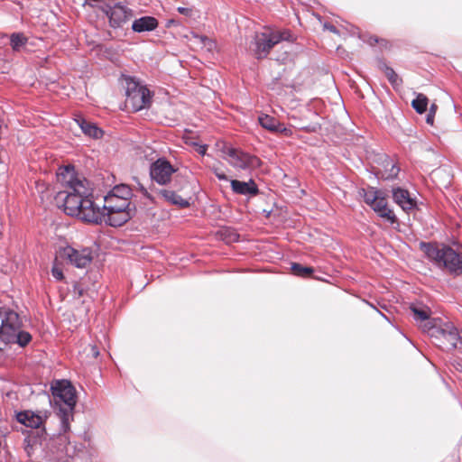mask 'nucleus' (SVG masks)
<instances>
[{"instance_id": "nucleus-17", "label": "nucleus", "mask_w": 462, "mask_h": 462, "mask_svg": "<svg viewBox=\"0 0 462 462\" xmlns=\"http://www.w3.org/2000/svg\"><path fill=\"white\" fill-rule=\"evenodd\" d=\"M232 190L239 195L255 196L259 193L257 185L253 180L249 181H241L237 180H231Z\"/></svg>"}, {"instance_id": "nucleus-33", "label": "nucleus", "mask_w": 462, "mask_h": 462, "mask_svg": "<svg viewBox=\"0 0 462 462\" xmlns=\"http://www.w3.org/2000/svg\"><path fill=\"white\" fill-rule=\"evenodd\" d=\"M177 11L186 16H190L192 14V10L187 7H178Z\"/></svg>"}, {"instance_id": "nucleus-30", "label": "nucleus", "mask_w": 462, "mask_h": 462, "mask_svg": "<svg viewBox=\"0 0 462 462\" xmlns=\"http://www.w3.org/2000/svg\"><path fill=\"white\" fill-rule=\"evenodd\" d=\"M291 270L295 274L302 277L309 276L314 272L313 268L303 266L300 263H293L291 264Z\"/></svg>"}, {"instance_id": "nucleus-20", "label": "nucleus", "mask_w": 462, "mask_h": 462, "mask_svg": "<svg viewBox=\"0 0 462 462\" xmlns=\"http://www.w3.org/2000/svg\"><path fill=\"white\" fill-rule=\"evenodd\" d=\"M76 123L86 135L94 139L102 137L103 131L96 124L91 123L81 116L76 119Z\"/></svg>"}, {"instance_id": "nucleus-15", "label": "nucleus", "mask_w": 462, "mask_h": 462, "mask_svg": "<svg viewBox=\"0 0 462 462\" xmlns=\"http://www.w3.org/2000/svg\"><path fill=\"white\" fill-rule=\"evenodd\" d=\"M393 199L404 211H410L416 208V201L407 189L402 188L393 189Z\"/></svg>"}, {"instance_id": "nucleus-22", "label": "nucleus", "mask_w": 462, "mask_h": 462, "mask_svg": "<svg viewBox=\"0 0 462 462\" xmlns=\"http://www.w3.org/2000/svg\"><path fill=\"white\" fill-rule=\"evenodd\" d=\"M259 124L266 130L275 133L276 130H282V124L273 116L269 115H261L258 117Z\"/></svg>"}, {"instance_id": "nucleus-26", "label": "nucleus", "mask_w": 462, "mask_h": 462, "mask_svg": "<svg viewBox=\"0 0 462 462\" xmlns=\"http://www.w3.org/2000/svg\"><path fill=\"white\" fill-rule=\"evenodd\" d=\"M362 192L365 202L370 207L374 205L378 197L382 194L379 190H376L374 188H368L367 189H363Z\"/></svg>"}, {"instance_id": "nucleus-25", "label": "nucleus", "mask_w": 462, "mask_h": 462, "mask_svg": "<svg viewBox=\"0 0 462 462\" xmlns=\"http://www.w3.org/2000/svg\"><path fill=\"white\" fill-rule=\"evenodd\" d=\"M429 99L423 94H418L417 97L412 100L411 106L419 114H423L427 110Z\"/></svg>"}, {"instance_id": "nucleus-11", "label": "nucleus", "mask_w": 462, "mask_h": 462, "mask_svg": "<svg viewBox=\"0 0 462 462\" xmlns=\"http://www.w3.org/2000/svg\"><path fill=\"white\" fill-rule=\"evenodd\" d=\"M106 14L109 18V23L113 28L122 27L133 17V11L120 3L110 7Z\"/></svg>"}, {"instance_id": "nucleus-2", "label": "nucleus", "mask_w": 462, "mask_h": 462, "mask_svg": "<svg viewBox=\"0 0 462 462\" xmlns=\"http://www.w3.org/2000/svg\"><path fill=\"white\" fill-rule=\"evenodd\" d=\"M52 399L50 403L60 420L63 433L69 430L70 420H73V411L77 403L76 390L67 380H58L51 387Z\"/></svg>"}, {"instance_id": "nucleus-18", "label": "nucleus", "mask_w": 462, "mask_h": 462, "mask_svg": "<svg viewBox=\"0 0 462 462\" xmlns=\"http://www.w3.org/2000/svg\"><path fill=\"white\" fill-rule=\"evenodd\" d=\"M158 21L152 16H143L135 19L132 23V30L135 32H152L158 27Z\"/></svg>"}, {"instance_id": "nucleus-24", "label": "nucleus", "mask_w": 462, "mask_h": 462, "mask_svg": "<svg viewBox=\"0 0 462 462\" xmlns=\"http://www.w3.org/2000/svg\"><path fill=\"white\" fill-rule=\"evenodd\" d=\"M27 42V37L22 32H14L10 36V45L14 51H19Z\"/></svg>"}, {"instance_id": "nucleus-32", "label": "nucleus", "mask_w": 462, "mask_h": 462, "mask_svg": "<svg viewBox=\"0 0 462 462\" xmlns=\"http://www.w3.org/2000/svg\"><path fill=\"white\" fill-rule=\"evenodd\" d=\"M437 108H438V106L435 104H432L430 106L429 113H428L427 117H426V122L429 125H433L434 117H435V114H436Z\"/></svg>"}, {"instance_id": "nucleus-35", "label": "nucleus", "mask_w": 462, "mask_h": 462, "mask_svg": "<svg viewBox=\"0 0 462 462\" xmlns=\"http://www.w3.org/2000/svg\"><path fill=\"white\" fill-rule=\"evenodd\" d=\"M324 26H325L326 29L329 30L332 32H337V28L334 25H332V24H330V25L325 24Z\"/></svg>"}, {"instance_id": "nucleus-3", "label": "nucleus", "mask_w": 462, "mask_h": 462, "mask_svg": "<svg viewBox=\"0 0 462 462\" xmlns=\"http://www.w3.org/2000/svg\"><path fill=\"white\" fill-rule=\"evenodd\" d=\"M420 248L437 266L455 274L462 273V254L449 246H439L431 243H420Z\"/></svg>"}, {"instance_id": "nucleus-29", "label": "nucleus", "mask_w": 462, "mask_h": 462, "mask_svg": "<svg viewBox=\"0 0 462 462\" xmlns=\"http://www.w3.org/2000/svg\"><path fill=\"white\" fill-rule=\"evenodd\" d=\"M31 340V334L20 328L11 344H18L20 346H25Z\"/></svg>"}, {"instance_id": "nucleus-8", "label": "nucleus", "mask_w": 462, "mask_h": 462, "mask_svg": "<svg viewBox=\"0 0 462 462\" xmlns=\"http://www.w3.org/2000/svg\"><path fill=\"white\" fill-rule=\"evenodd\" d=\"M224 152L228 157L229 163L236 168L246 170L259 167L261 164L258 157L233 147H226Z\"/></svg>"}, {"instance_id": "nucleus-19", "label": "nucleus", "mask_w": 462, "mask_h": 462, "mask_svg": "<svg viewBox=\"0 0 462 462\" xmlns=\"http://www.w3.org/2000/svg\"><path fill=\"white\" fill-rule=\"evenodd\" d=\"M159 195L165 199L168 203L177 206L180 208H186L189 207L188 199H183L178 195L174 190L168 189H162L159 190Z\"/></svg>"}, {"instance_id": "nucleus-23", "label": "nucleus", "mask_w": 462, "mask_h": 462, "mask_svg": "<svg viewBox=\"0 0 462 462\" xmlns=\"http://www.w3.org/2000/svg\"><path fill=\"white\" fill-rule=\"evenodd\" d=\"M379 69L383 70L388 79L389 82L393 88H398L402 84V79L398 77L396 72L384 62L379 64Z\"/></svg>"}, {"instance_id": "nucleus-28", "label": "nucleus", "mask_w": 462, "mask_h": 462, "mask_svg": "<svg viewBox=\"0 0 462 462\" xmlns=\"http://www.w3.org/2000/svg\"><path fill=\"white\" fill-rule=\"evenodd\" d=\"M125 95L126 98L140 89L143 85L136 81L134 78L127 77L125 79Z\"/></svg>"}, {"instance_id": "nucleus-7", "label": "nucleus", "mask_w": 462, "mask_h": 462, "mask_svg": "<svg viewBox=\"0 0 462 462\" xmlns=\"http://www.w3.org/2000/svg\"><path fill=\"white\" fill-rule=\"evenodd\" d=\"M0 339L5 344H11L19 329L22 328V321L17 312L0 307Z\"/></svg>"}, {"instance_id": "nucleus-6", "label": "nucleus", "mask_w": 462, "mask_h": 462, "mask_svg": "<svg viewBox=\"0 0 462 462\" xmlns=\"http://www.w3.org/2000/svg\"><path fill=\"white\" fill-rule=\"evenodd\" d=\"M291 37L289 30L278 31L266 29L262 32H257L254 39V48L253 51L258 59L265 58L270 51L282 41H290Z\"/></svg>"}, {"instance_id": "nucleus-1", "label": "nucleus", "mask_w": 462, "mask_h": 462, "mask_svg": "<svg viewBox=\"0 0 462 462\" xmlns=\"http://www.w3.org/2000/svg\"><path fill=\"white\" fill-rule=\"evenodd\" d=\"M58 181L65 188L56 196L58 202H63L64 212L82 221L101 223L103 214L100 207L92 199L89 182L79 176L73 166L60 167L57 172Z\"/></svg>"}, {"instance_id": "nucleus-10", "label": "nucleus", "mask_w": 462, "mask_h": 462, "mask_svg": "<svg viewBox=\"0 0 462 462\" xmlns=\"http://www.w3.org/2000/svg\"><path fill=\"white\" fill-rule=\"evenodd\" d=\"M60 256L69 260L77 268H85L92 261V253L88 248L77 250L71 246H66L60 250Z\"/></svg>"}, {"instance_id": "nucleus-12", "label": "nucleus", "mask_w": 462, "mask_h": 462, "mask_svg": "<svg viewBox=\"0 0 462 462\" xmlns=\"http://www.w3.org/2000/svg\"><path fill=\"white\" fill-rule=\"evenodd\" d=\"M411 311L415 321L427 334L429 327L439 321V319L430 318V310L426 307L411 305Z\"/></svg>"}, {"instance_id": "nucleus-9", "label": "nucleus", "mask_w": 462, "mask_h": 462, "mask_svg": "<svg viewBox=\"0 0 462 462\" xmlns=\"http://www.w3.org/2000/svg\"><path fill=\"white\" fill-rule=\"evenodd\" d=\"M175 171L174 167L164 158H159L150 167L151 179L160 185L168 184Z\"/></svg>"}, {"instance_id": "nucleus-5", "label": "nucleus", "mask_w": 462, "mask_h": 462, "mask_svg": "<svg viewBox=\"0 0 462 462\" xmlns=\"http://www.w3.org/2000/svg\"><path fill=\"white\" fill-rule=\"evenodd\" d=\"M133 208L129 200L118 199L117 195H106L100 208L102 221L111 226H121L132 217Z\"/></svg>"}, {"instance_id": "nucleus-16", "label": "nucleus", "mask_w": 462, "mask_h": 462, "mask_svg": "<svg viewBox=\"0 0 462 462\" xmlns=\"http://www.w3.org/2000/svg\"><path fill=\"white\" fill-rule=\"evenodd\" d=\"M379 217L385 218L391 224L397 222V217L393 211L388 207L386 199L381 194L374 205L371 207Z\"/></svg>"}, {"instance_id": "nucleus-14", "label": "nucleus", "mask_w": 462, "mask_h": 462, "mask_svg": "<svg viewBox=\"0 0 462 462\" xmlns=\"http://www.w3.org/2000/svg\"><path fill=\"white\" fill-rule=\"evenodd\" d=\"M381 164L383 169H378L375 171V174L377 176H381V178L385 180H392L397 177L400 171L399 166H397L393 161L386 154H383L380 156Z\"/></svg>"}, {"instance_id": "nucleus-27", "label": "nucleus", "mask_w": 462, "mask_h": 462, "mask_svg": "<svg viewBox=\"0 0 462 462\" xmlns=\"http://www.w3.org/2000/svg\"><path fill=\"white\" fill-rule=\"evenodd\" d=\"M108 195H117L118 199L129 200L132 190L127 185L116 186Z\"/></svg>"}, {"instance_id": "nucleus-4", "label": "nucleus", "mask_w": 462, "mask_h": 462, "mask_svg": "<svg viewBox=\"0 0 462 462\" xmlns=\"http://www.w3.org/2000/svg\"><path fill=\"white\" fill-rule=\"evenodd\" d=\"M428 336L432 343L442 350H462V332L450 322H442L439 319L436 324L429 327Z\"/></svg>"}, {"instance_id": "nucleus-38", "label": "nucleus", "mask_w": 462, "mask_h": 462, "mask_svg": "<svg viewBox=\"0 0 462 462\" xmlns=\"http://www.w3.org/2000/svg\"><path fill=\"white\" fill-rule=\"evenodd\" d=\"M205 152H206V147L205 146L200 147L199 153L204 154Z\"/></svg>"}, {"instance_id": "nucleus-21", "label": "nucleus", "mask_w": 462, "mask_h": 462, "mask_svg": "<svg viewBox=\"0 0 462 462\" xmlns=\"http://www.w3.org/2000/svg\"><path fill=\"white\" fill-rule=\"evenodd\" d=\"M16 417L20 423L32 429L39 428L43 422V420L40 415L30 411H21Z\"/></svg>"}, {"instance_id": "nucleus-37", "label": "nucleus", "mask_w": 462, "mask_h": 462, "mask_svg": "<svg viewBox=\"0 0 462 462\" xmlns=\"http://www.w3.org/2000/svg\"><path fill=\"white\" fill-rule=\"evenodd\" d=\"M140 189L142 190V192L146 195L147 194V190L143 186V185H140Z\"/></svg>"}, {"instance_id": "nucleus-31", "label": "nucleus", "mask_w": 462, "mask_h": 462, "mask_svg": "<svg viewBox=\"0 0 462 462\" xmlns=\"http://www.w3.org/2000/svg\"><path fill=\"white\" fill-rule=\"evenodd\" d=\"M51 275L54 277L56 281H62L64 279L63 271L60 263L56 257L52 267H51Z\"/></svg>"}, {"instance_id": "nucleus-39", "label": "nucleus", "mask_w": 462, "mask_h": 462, "mask_svg": "<svg viewBox=\"0 0 462 462\" xmlns=\"http://www.w3.org/2000/svg\"><path fill=\"white\" fill-rule=\"evenodd\" d=\"M93 355L95 356H98V352L97 350H95V348H93Z\"/></svg>"}, {"instance_id": "nucleus-34", "label": "nucleus", "mask_w": 462, "mask_h": 462, "mask_svg": "<svg viewBox=\"0 0 462 462\" xmlns=\"http://www.w3.org/2000/svg\"><path fill=\"white\" fill-rule=\"evenodd\" d=\"M275 133H282L285 135H291V131L284 126V125L282 124V130H276Z\"/></svg>"}, {"instance_id": "nucleus-36", "label": "nucleus", "mask_w": 462, "mask_h": 462, "mask_svg": "<svg viewBox=\"0 0 462 462\" xmlns=\"http://www.w3.org/2000/svg\"><path fill=\"white\" fill-rule=\"evenodd\" d=\"M216 175L219 180H226V176L224 173L216 172Z\"/></svg>"}, {"instance_id": "nucleus-13", "label": "nucleus", "mask_w": 462, "mask_h": 462, "mask_svg": "<svg viewBox=\"0 0 462 462\" xmlns=\"http://www.w3.org/2000/svg\"><path fill=\"white\" fill-rule=\"evenodd\" d=\"M151 99V91L145 86H143L135 91V93L127 97L126 102L133 106L134 110L139 111L149 106Z\"/></svg>"}]
</instances>
